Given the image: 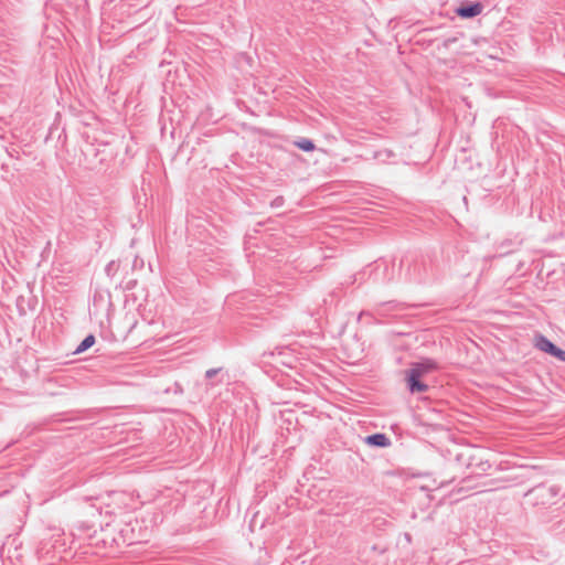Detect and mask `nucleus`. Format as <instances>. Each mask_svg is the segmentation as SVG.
I'll return each mask as SVG.
<instances>
[{"label":"nucleus","instance_id":"1a4fd4ad","mask_svg":"<svg viewBox=\"0 0 565 565\" xmlns=\"http://www.w3.org/2000/svg\"><path fill=\"white\" fill-rule=\"evenodd\" d=\"M295 146L307 152L312 151L316 148L312 140L307 138H301L300 140L295 141Z\"/></svg>","mask_w":565,"mask_h":565},{"label":"nucleus","instance_id":"0eeeda50","mask_svg":"<svg viewBox=\"0 0 565 565\" xmlns=\"http://www.w3.org/2000/svg\"><path fill=\"white\" fill-rule=\"evenodd\" d=\"M401 309H402V303L396 302V301H388V302L381 303L375 309V313L379 316H386V315H388L390 311L401 310Z\"/></svg>","mask_w":565,"mask_h":565},{"label":"nucleus","instance_id":"9d476101","mask_svg":"<svg viewBox=\"0 0 565 565\" xmlns=\"http://www.w3.org/2000/svg\"><path fill=\"white\" fill-rule=\"evenodd\" d=\"M118 268V265L116 264V262H110L108 263V265L106 266L105 268V271L108 276H111Z\"/></svg>","mask_w":565,"mask_h":565},{"label":"nucleus","instance_id":"7ed1b4c3","mask_svg":"<svg viewBox=\"0 0 565 565\" xmlns=\"http://www.w3.org/2000/svg\"><path fill=\"white\" fill-rule=\"evenodd\" d=\"M439 369L438 363L433 359H423L419 362H415L411 364L408 369L411 372H417L419 376H426Z\"/></svg>","mask_w":565,"mask_h":565},{"label":"nucleus","instance_id":"9b49d317","mask_svg":"<svg viewBox=\"0 0 565 565\" xmlns=\"http://www.w3.org/2000/svg\"><path fill=\"white\" fill-rule=\"evenodd\" d=\"M553 356L557 358L562 362H565V351L559 349L558 347Z\"/></svg>","mask_w":565,"mask_h":565},{"label":"nucleus","instance_id":"f03ea898","mask_svg":"<svg viewBox=\"0 0 565 565\" xmlns=\"http://www.w3.org/2000/svg\"><path fill=\"white\" fill-rule=\"evenodd\" d=\"M424 376H419L417 372L405 371V382L407 390L412 394H420L428 391L429 386L425 383Z\"/></svg>","mask_w":565,"mask_h":565},{"label":"nucleus","instance_id":"6e6552de","mask_svg":"<svg viewBox=\"0 0 565 565\" xmlns=\"http://www.w3.org/2000/svg\"><path fill=\"white\" fill-rule=\"evenodd\" d=\"M95 343V337L93 334H88L76 348L75 353H82L93 347Z\"/></svg>","mask_w":565,"mask_h":565},{"label":"nucleus","instance_id":"4468645a","mask_svg":"<svg viewBox=\"0 0 565 565\" xmlns=\"http://www.w3.org/2000/svg\"><path fill=\"white\" fill-rule=\"evenodd\" d=\"M383 152L380 151V152H375L374 153V159H380L382 157Z\"/></svg>","mask_w":565,"mask_h":565},{"label":"nucleus","instance_id":"20e7f679","mask_svg":"<svg viewBox=\"0 0 565 565\" xmlns=\"http://www.w3.org/2000/svg\"><path fill=\"white\" fill-rule=\"evenodd\" d=\"M483 10V6L480 2H471L460 6L456 12L459 17L469 19L479 15Z\"/></svg>","mask_w":565,"mask_h":565},{"label":"nucleus","instance_id":"ddd939ff","mask_svg":"<svg viewBox=\"0 0 565 565\" xmlns=\"http://www.w3.org/2000/svg\"><path fill=\"white\" fill-rule=\"evenodd\" d=\"M221 371V369H210L205 372V377L206 379H212L214 377L218 372Z\"/></svg>","mask_w":565,"mask_h":565},{"label":"nucleus","instance_id":"2eb2a0df","mask_svg":"<svg viewBox=\"0 0 565 565\" xmlns=\"http://www.w3.org/2000/svg\"><path fill=\"white\" fill-rule=\"evenodd\" d=\"M384 153H385V156H386L387 158H388V157H391V154H392V152H391V151H388V150H385V151H384Z\"/></svg>","mask_w":565,"mask_h":565},{"label":"nucleus","instance_id":"423d86ee","mask_svg":"<svg viewBox=\"0 0 565 565\" xmlns=\"http://www.w3.org/2000/svg\"><path fill=\"white\" fill-rule=\"evenodd\" d=\"M535 345L539 350H541L545 353H548L551 355H554V353L557 349V347L552 341H550L546 337H544L542 334L536 337Z\"/></svg>","mask_w":565,"mask_h":565},{"label":"nucleus","instance_id":"f8f14e48","mask_svg":"<svg viewBox=\"0 0 565 565\" xmlns=\"http://www.w3.org/2000/svg\"><path fill=\"white\" fill-rule=\"evenodd\" d=\"M285 200L282 196H277L271 201V206L279 207L284 204Z\"/></svg>","mask_w":565,"mask_h":565},{"label":"nucleus","instance_id":"39448f33","mask_svg":"<svg viewBox=\"0 0 565 565\" xmlns=\"http://www.w3.org/2000/svg\"><path fill=\"white\" fill-rule=\"evenodd\" d=\"M365 443L372 447H388L391 445L390 438L382 433H376L365 437Z\"/></svg>","mask_w":565,"mask_h":565},{"label":"nucleus","instance_id":"f257e3e1","mask_svg":"<svg viewBox=\"0 0 565 565\" xmlns=\"http://www.w3.org/2000/svg\"><path fill=\"white\" fill-rule=\"evenodd\" d=\"M559 490L557 487H545V486H536L529 490L525 493V497H529L532 499L533 504L539 505H545L552 502V500L558 494Z\"/></svg>","mask_w":565,"mask_h":565}]
</instances>
